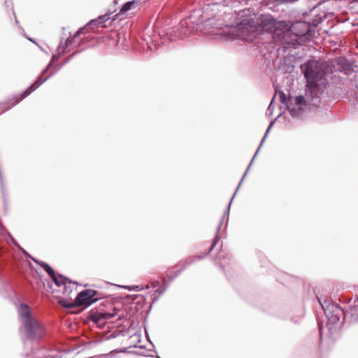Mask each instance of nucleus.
<instances>
[{
  "label": "nucleus",
  "instance_id": "nucleus-18",
  "mask_svg": "<svg viewBox=\"0 0 358 358\" xmlns=\"http://www.w3.org/2000/svg\"><path fill=\"white\" fill-rule=\"evenodd\" d=\"M218 6L219 5L217 3H213V4H207L206 6H205V7L203 8L204 12L208 11L209 10H215V8H217Z\"/></svg>",
  "mask_w": 358,
  "mask_h": 358
},
{
  "label": "nucleus",
  "instance_id": "nucleus-20",
  "mask_svg": "<svg viewBox=\"0 0 358 358\" xmlns=\"http://www.w3.org/2000/svg\"><path fill=\"white\" fill-rule=\"evenodd\" d=\"M279 96H280V101L282 103H288V102H287V96H286V94L283 92H279Z\"/></svg>",
  "mask_w": 358,
  "mask_h": 358
},
{
  "label": "nucleus",
  "instance_id": "nucleus-11",
  "mask_svg": "<svg viewBox=\"0 0 358 358\" xmlns=\"http://www.w3.org/2000/svg\"><path fill=\"white\" fill-rule=\"evenodd\" d=\"M273 124V122H271L270 123V124H269V126H268V128L267 129V130H266V133H265V134H264V138H262V141H261V143H260V145H259V148H257V151H256V152H255V155H254V157H253V158H252V161L250 162V164H249V166H248V169H247L246 171L245 172V174H244V176H243L242 180H241V182H240V183H239L238 186H240V185H241V182H242V181H243V178H244V177H245V175L247 174V172H248V169H250L251 164L252 163V162H253V160H254L255 157H256V155H257V152H259V149H260L261 146L262 145V144H263L264 141H265V139H266V136H267V135H268V132H269V131H270L271 128L272 127ZM238 187H237V189H236V192H237V190H238Z\"/></svg>",
  "mask_w": 358,
  "mask_h": 358
},
{
  "label": "nucleus",
  "instance_id": "nucleus-28",
  "mask_svg": "<svg viewBox=\"0 0 358 358\" xmlns=\"http://www.w3.org/2000/svg\"><path fill=\"white\" fill-rule=\"evenodd\" d=\"M215 243H215V242H214V243L211 245L210 248V249H209V250H208V252H209L210 250H213V248H214V246H215Z\"/></svg>",
  "mask_w": 358,
  "mask_h": 358
},
{
  "label": "nucleus",
  "instance_id": "nucleus-12",
  "mask_svg": "<svg viewBox=\"0 0 358 358\" xmlns=\"http://www.w3.org/2000/svg\"><path fill=\"white\" fill-rule=\"evenodd\" d=\"M74 285V283L67 280V281L63 285L64 287L62 292L64 293V294L69 296L72 292Z\"/></svg>",
  "mask_w": 358,
  "mask_h": 358
},
{
  "label": "nucleus",
  "instance_id": "nucleus-19",
  "mask_svg": "<svg viewBox=\"0 0 358 358\" xmlns=\"http://www.w3.org/2000/svg\"><path fill=\"white\" fill-rule=\"evenodd\" d=\"M278 4H291L294 3L299 0H276Z\"/></svg>",
  "mask_w": 358,
  "mask_h": 358
},
{
  "label": "nucleus",
  "instance_id": "nucleus-17",
  "mask_svg": "<svg viewBox=\"0 0 358 358\" xmlns=\"http://www.w3.org/2000/svg\"><path fill=\"white\" fill-rule=\"evenodd\" d=\"M115 316V314L114 313H100L99 315V320H110L111 318H113V317Z\"/></svg>",
  "mask_w": 358,
  "mask_h": 358
},
{
  "label": "nucleus",
  "instance_id": "nucleus-21",
  "mask_svg": "<svg viewBox=\"0 0 358 358\" xmlns=\"http://www.w3.org/2000/svg\"><path fill=\"white\" fill-rule=\"evenodd\" d=\"M58 59H59V56L53 55L52 57L51 62L49 64V65L47 66V68L44 70V72L47 71L48 70V69L50 67V66L52 64V63L57 61Z\"/></svg>",
  "mask_w": 358,
  "mask_h": 358
},
{
  "label": "nucleus",
  "instance_id": "nucleus-9",
  "mask_svg": "<svg viewBox=\"0 0 358 358\" xmlns=\"http://www.w3.org/2000/svg\"><path fill=\"white\" fill-rule=\"evenodd\" d=\"M44 71L42 72L41 76L38 78L37 80L29 88H27L25 91H24V94L22 96V99H24L26 96H27L29 94H30L31 92L35 91L43 83H44L49 77H51L52 76V73H50L48 77L45 78L43 80H41L43 75L45 73Z\"/></svg>",
  "mask_w": 358,
  "mask_h": 358
},
{
  "label": "nucleus",
  "instance_id": "nucleus-32",
  "mask_svg": "<svg viewBox=\"0 0 358 358\" xmlns=\"http://www.w3.org/2000/svg\"><path fill=\"white\" fill-rule=\"evenodd\" d=\"M158 358H159V357H158Z\"/></svg>",
  "mask_w": 358,
  "mask_h": 358
},
{
  "label": "nucleus",
  "instance_id": "nucleus-8",
  "mask_svg": "<svg viewBox=\"0 0 358 358\" xmlns=\"http://www.w3.org/2000/svg\"><path fill=\"white\" fill-rule=\"evenodd\" d=\"M44 71L42 72L41 76L38 78L37 80L29 88H27L25 91H24V94L22 96V99H24L26 96H27L29 94H30L31 92L35 91L43 83H44L49 77H51L52 76V73H50L48 77L45 78L43 80H41L43 75L45 73Z\"/></svg>",
  "mask_w": 358,
  "mask_h": 358
},
{
  "label": "nucleus",
  "instance_id": "nucleus-3",
  "mask_svg": "<svg viewBox=\"0 0 358 358\" xmlns=\"http://www.w3.org/2000/svg\"><path fill=\"white\" fill-rule=\"evenodd\" d=\"M17 313L28 338H36L43 336V326L32 315L28 305L21 303L17 308Z\"/></svg>",
  "mask_w": 358,
  "mask_h": 358
},
{
  "label": "nucleus",
  "instance_id": "nucleus-24",
  "mask_svg": "<svg viewBox=\"0 0 358 358\" xmlns=\"http://www.w3.org/2000/svg\"><path fill=\"white\" fill-rule=\"evenodd\" d=\"M272 103H273V101L271 102V103L268 108V111L269 112L270 115H272L273 110V107L272 106Z\"/></svg>",
  "mask_w": 358,
  "mask_h": 358
},
{
  "label": "nucleus",
  "instance_id": "nucleus-1",
  "mask_svg": "<svg viewBox=\"0 0 358 358\" xmlns=\"http://www.w3.org/2000/svg\"><path fill=\"white\" fill-rule=\"evenodd\" d=\"M301 69L306 80L305 96H298L289 99L287 107L293 117L301 115L307 101H312L318 99L328 84L327 74L323 64L310 59L301 66Z\"/></svg>",
  "mask_w": 358,
  "mask_h": 358
},
{
  "label": "nucleus",
  "instance_id": "nucleus-2",
  "mask_svg": "<svg viewBox=\"0 0 358 358\" xmlns=\"http://www.w3.org/2000/svg\"><path fill=\"white\" fill-rule=\"evenodd\" d=\"M238 15L241 20L236 27L237 35L247 41H252L258 35L268 32L279 43L282 31L289 27V21L276 20L270 14L257 15L243 10Z\"/></svg>",
  "mask_w": 358,
  "mask_h": 358
},
{
  "label": "nucleus",
  "instance_id": "nucleus-4",
  "mask_svg": "<svg viewBox=\"0 0 358 358\" xmlns=\"http://www.w3.org/2000/svg\"><path fill=\"white\" fill-rule=\"evenodd\" d=\"M309 31V27L305 22H296L291 24L289 22V29L282 31L279 43L289 45H297L301 43L300 37L305 36Z\"/></svg>",
  "mask_w": 358,
  "mask_h": 358
},
{
  "label": "nucleus",
  "instance_id": "nucleus-25",
  "mask_svg": "<svg viewBox=\"0 0 358 358\" xmlns=\"http://www.w3.org/2000/svg\"><path fill=\"white\" fill-rule=\"evenodd\" d=\"M235 194H236V192L234 194V195H233L232 198L231 199V201H230V202H229V205H228V206H227V214H228V213H229V212L230 206H231V202H232V200H233V199H234V196H235Z\"/></svg>",
  "mask_w": 358,
  "mask_h": 358
},
{
  "label": "nucleus",
  "instance_id": "nucleus-7",
  "mask_svg": "<svg viewBox=\"0 0 358 358\" xmlns=\"http://www.w3.org/2000/svg\"><path fill=\"white\" fill-rule=\"evenodd\" d=\"M44 71L42 72L41 76L38 78L37 80L29 88H27L25 91H24V94L22 96V99H24L26 96H27L29 94H30L31 92L35 91L43 83H44L49 77H51L52 76V73H50L48 77L45 78L43 80H41L43 75L45 73Z\"/></svg>",
  "mask_w": 358,
  "mask_h": 358
},
{
  "label": "nucleus",
  "instance_id": "nucleus-15",
  "mask_svg": "<svg viewBox=\"0 0 358 358\" xmlns=\"http://www.w3.org/2000/svg\"><path fill=\"white\" fill-rule=\"evenodd\" d=\"M85 28H81L75 34L73 37H69L66 42H65V45L66 47H67L68 45H72L73 43H74V40H75V38H76L80 33L83 32V31L84 30Z\"/></svg>",
  "mask_w": 358,
  "mask_h": 358
},
{
  "label": "nucleus",
  "instance_id": "nucleus-5",
  "mask_svg": "<svg viewBox=\"0 0 358 358\" xmlns=\"http://www.w3.org/2000/svg\"><path fill=\"white\" fill-rule=\"evenodd\" d=\"M322 309L324 312L325 316L327 318V323L325 327H320V335L322 337L323 331L327 329L329 332L331 334L337 329L336 324L339 321L340 315L343 313L342 309L335 304H328L324 306L320 301Z\"/></svg>",
  "mask_w": 358,
  "mask_h": 358
},
{
  "label": "nucleus",
  "instance_id": "nucleus-16",
  "mask_svg": "<svg viewBox=\"0 0 358 358\" xmlns=\"http://www.w3.org/2000/svg\"><path fill=\"white\" fill-rule=\"evenodd\" d=\"M39 264L41 267L49 274L50 277L54 275L55 271L54 270L46 263L41 262Z\"/></svg>",
  "mask_w": 358,
  "mask_h": 358
},
{
  "label": "nucleus",
  "instance_id": "nucleus-29",
  "mask_svg": "<svg viewBox=\"0 0 358 358\" xmlns=\"http://www.w3.org/2000/svg\"><path fill=\"white\" fill-rule=\"evenodd\" d=\"M138 288V286H136L135 287H134V289H137Z\"/></svg>",
  "mask_w": 358,
  "mask_h": 358
},
{
  "label": "nucleus",
  "instance_id": "nucleus-23",
  "mask_svg": "<svg viewBox=\"0 0 358 358\" xmlns=\"http://www.w3.org/2000/svg\"><path fill=\"white\" fill-rule=\"evenodd\" d=\"M166 290V287H163L161 289H156V292L159 293V295L162 294Z\"/></svg>",
  "mask_w": 358,
  "mask_h": 358
},
{
  "label": "nucleus",
  "instance_id": "nucleus-6",
  "mask_svg": "<svg viewBox=\"0 0 358 358\" xmlns=\"http://www.w3.org/2000/svg\"><path fill=\"white\" fill-rule=\"evenodd\" d=\"M96 291L92 289H85L80 292L76 296L72 306H89L98 300L94 297Z\"/></svg>",
  "mask_w": 358,
  "mask_h": 358
},
{
  "label": "nucleus",
  "instance_id": "nucleus-27",
  "mask_svg": "<svg viewBox=\"0 0 358 358\" xmlns=\"http://www.w3.org/2000/svg\"><path fill=\"white\" fill-rule=\"evenodd\" d=\"M64 50V45L61 43L58 47V51L63 52Z\"/></svg>",
  "mask_w": 358,
  "mask_h": 358
},
{
  "label": "nucleus",
  "instance_id": "nucleus-10",
  "mask_svg": "<svg viewBox=\"0 0 358 358\" xmlns=\"http://www.w3.org/2000/svg\"><path fill=\"white\" fill-rule=\"evenodd\" d=\"M109 20V15H104L99 16L98 18L95 20H91L88 24V27H101L103 26V23L106 22L107 20Z\"/></svg>",
  "mask_w": 358,
  "mask_h": 358
},
{
  "label": "nucleus",
  "instance_id": "nucleus-31",
  "mask_svg": "<svg viewBox=\"0 0 358 358\" xmlns=\"http://www.w3.org/2000/svg\"><path fill=\"white\" fill-rule=\"evenodd\" d=\"M0 176H1V173H0ZM0 178H1V176H0Z\"/></svg>",
  "mask_w": 358,
  "mask_h": 358
},
{
  "label": "nucleus",
  "instance_id": "nucleus-13",
  "mask_svg": "<svg viewBox=\"0 0 358 358\" xmlns=\"http://www.w3.org/2000/svg\"><path fill=\"white\" fill-rule=\"evenodd\" d=\"M138 5V1H128L127 3H125L121 10H120V12L121 13H125V12H127L130 10H131L132 8H134L135 7V6Z\"/></svg>",
  "mask_w": 358,
  "mask_h": 358
},
{
  "label": "nucleus",
  "instance_id": "nucleus-14",
  "mask_svg": "<svg viewBox=\"0 0 358 358\" xmlns=\"http://www.w3.org/2000/svg\"><path fill=\"white\" fill-rule=\"evenodd\" d=\"M52 279L54 280L55 283L57 286L61 287L63 286V285L67 281L68 279L64 278L62 275H56L55 273H54V275H52Z\"/></svg>",
  "mask_w": 358,
  "mask_h": 358
},
{
  "label": "nucleus",
  "instance_id": "nucleus-26",
  "mask_svg": "<svg viewBox=\"0 0 358 358\" xmlns=\"http://www.w3.org/2000/svg\"><path fill=\"white\" fill-rule=\"evenodd\" d=\"M23 94H24V92H23L20 95V98H19V99L15 101V103H13V106H15V103H18L19 101H21V98H22V96H23Z\"/></svg>",
  "mask_w": 358,
  "mask_h": 358
},
{
  "label": "nucleus",
  "instance_id": "nucleus-22",
  "mask_svg": "<svg viewBox=\"0 0 358 358\" xmlns=\"http://www.w3.org/2000/svg\"><path fill=\"white\" fill-rule=\"evenodd\" d=\"M13 243H14V244H15V245H16V246H17V248H18L21 251H22V252H23L24 254H26V255H27V252H26L24 249H22V248L18 245V243H17L15 240H13Z\"/></svg>",
  "mask_w": 358,
  "mask_h": 358
},
{
  "label": "nucleus",
  "instance_id": "nucleus-30",
  "mask_svg": "<svg viewBox=\"0 0 358 358\" xmlns=\"http://www.w3.org/2000/svg\"><path fill=\"white\" fill-rule=\"evenodd\" d=\"M357 47L358 48V41H357Z\"/></svg>",
  "mask_w": 358,
  "mask_h": 358
}]
</instances>
